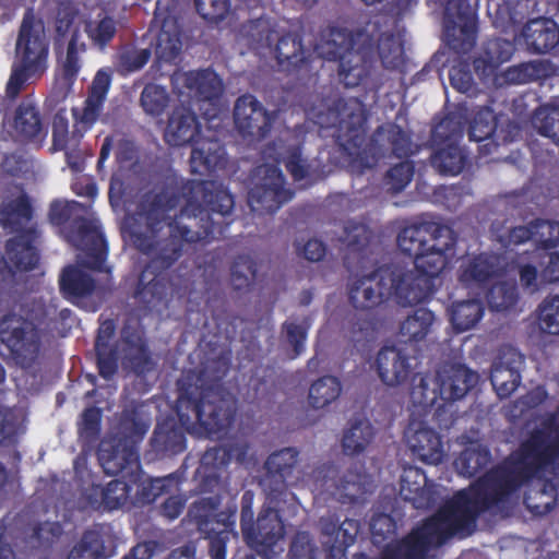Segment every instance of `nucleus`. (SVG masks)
<instances>
[{"label":"nucleus","mask_w":559,"mask_h":559,"mask_svg":"<svg viewBox=\"0 0 559 559\" xmlns=\"http://www.w3.org/2000/svg\"><path fill=\"white\" fill-rule=\"evenodd\" d=\"M407 445L414 455L428 464H439L443 460V444L440 435L429 427H412L405 432Z\"/></svg>","instance_id":"473e14b6"},{"label":"nucleus","mask_w":559,"mask_h":559,"mask_svg":"<svg viewBox=\"0 0 559 559\" xmlns=\"http://www.w3.org/2000/svg\"><path fill=\"white\" fill-rule=\"evenodd\" d=\"M253 180L248 192V205L255 214L272 215L294 198V191L286 188L285 176L276 165L266 163L255 167Z\"/></svg>","instance_id":"2eb2a0df"},{"label":"nucleus","mask_w":559,"mask_h":559,"mask_svg":"<svg viewBox=\"0 0 559 559\" xmlns=\"http://www.w3.org/2000/svg\"><path fill=\"white\" fill-rule=\"evenodd\" d=\"M11 127L16 138L22 141H33L43 133V121L39 108L26 96L14 110Z\"/></svg>","instance_id":"c9c22d12"},{"label":"nucleus","mask_w":559,"mask_h":559,"mask_svg":"<svg viewBox=\"0 0 559 559\" xmlns=\"http://www.w3.org/2000/svg\"><path fill=\"white\" fill-rule=\"evenodd\" d=\"M274 116L251 94L237 98L234 107L235 127L243 139L259 142L267 136Z\"/></svg>","instance_id":"aec40b11"},{"label":"nucleus","mask_w":559,"mask_h":559,"mask_svg":"<svg viewBox=\"0 0 559 559\" xmlns=\"http://www.w3.org/2000/svg\"><path fill=\"white\" fill-rule=\"evenodd\" d=\"M534 226L538 247L552 249L559 246V222L536 218Z\"/></svg>","instance_id":"69168bd1"},{"label":"nucleus","mask_w":559,"mask_h":559,"mask_svg":"<svg viewBox=\"0 0 559 559\" xmlns=\"http://www.w3.org/2000/svg\"><path fill=\"white\" fill-rule=\"evenodd\" d=\"M374 437L372 425L366 419H356L344 431L342 438L343 451L346 455L362 453Z\"/></svg>","instance_id":"a18cd8bd"},{"label":"nucleus","mask_w":559,"mask_h":559,"mask_svg":"<svg viewBox=\"0 0 559 559\" xmlns=\"http://www.w3.org/2000/svg\"><path fill=\"white\" fill-rule=\"evenodd\" d=\"M467 163L468 154L459 143L439 145L430 157L431 166L443 176L461 174Z\"/></svg>","instance_id":"ea45409f"},{"label":"nucleus","mask_w":559,"mask_h":559,"mask_svg":"<svg viewBox=\"0 0 559 559\" xmlns=\"http://www.w3.org/2000/svg\"><path fill=\"white\" fill-rule=\"evenodd\" d=\"M13 64L7 83L8 97L16 98L24 85L34 78H40L48 68L49 39L43 20L37 19L33 9H27L20 25Z\"/></svg>","instance_id":"1a4fd4ad"},{"label":"nucleus","mask_w":559,"mask_h":559,"mask_svg":"<svg viewBox=\"0 0 559 559\" xmlns=\"http://www.w3.org/2000/svg\"><path fill=\"white\" fill-rule=\"evenodd\" d=\"M309 57L310 55H306L300 35L287 33L277 39L275 58L282 71L294 73L308 70Z\"/></svg>","instance_id":"72a5a7b5"},{"label":"nucleus","mask_w":559,"mask_h":559,"mask_svg":"<svg viewBox=\"0 0 559 559\" xmlns=\"http://www.w3.org/2000/svg\"><path fill=\"white\" fill-rule=\"evenodd\" d=\"M219 497H204L195 501L190 508V516L198 530L209 539V555L211 559H226L227 544L230 537H237L235 532L237 507L227 508L218 512Z\"/></svg>","instance_id":"4468645a"},{"label":"nucleus","mask_w":559,"mask_h":559,"mask_svg":"<svg viewBox=\"0 0 559 559\" xmlns=\"http://www.w3.org/2000/svg\"><path fill=\"white\" fill-rule=\"evenodd\" d=\"M491 461L490 450L486 447L477 445L462 451L454 464L460 474L471 478L486 469Z\"/></svg>","instance_id":"09e8293b"},{"label":"nucleus","mask_w":559,"mask_h":559,"mask_svg":"<svg viewBox=\"0 0 559 559\" xmlns=\"http://www.w3.org/2000/svg\"><path fill=\"white\" fill-rule=\"evenodd\" d=\"M456 245V235L448 226V233L436 237L432 242L414 259V270H399L397 295L403 304H423L435 294V281L449 263V257Z\"/></svg>","instance_id":"6e6552de"},{"label":"nucleus","mask_w":559,"mask_h":559,"mask_svg":"<svg viewBox=\"0 0 559 559\" xmlns=\"http://www.w3.org/2000/svg\"><path fill=\"white\" fill-rule=\"evenodd\" d=\"M497 131V117L495 111L488 107H479L473 111L468 126L469 140L475 142H486L479 146L483 155L492 154L499 143L493 138Z\"/></svg>","instance_id":"f704fd0d"},{"label":"nucleus","mask_w":559,"mask_h":559,"mask_svg":"<svg viewBox=\"0 0 559 559\" xmlns=\"http://www.w3.org/2000/svg\"><path fill=\"white\" fill-rule=\"evenodd\" d=\"M530 0L507 2L499 5L496 11L493 23L503 32H508L519 25H524L530 19Z\"/></svg>","instance_id":"3c124183"},{"label":"nucleus","mask_w":559,"mask_h":559,"mask_svg":"<svg viewBox=\"0 0 559 559\" xmlns=\"http://www.w3.org/2000/svg\"><path fill=\"white\" fill-rule=\"evenodd\" d=\"M201 130V122L193 110L176 107L168 118L164 140L174 147L192 144L191 173L206 175L224 165L226 152L217 139L200 138Z\"/></svg>","instance_id":"9d476101"},{"label":"nucleus","mask_w":559,"mask_h":559,"mask_svg":"<svg viewBox=\"0 0 559 559\" xmlns=\"http://www.w3.org/2000/svg\"><path fill=\"white\" fill-rule=\"evenodd\" d=\"M95 354L98 373L105 380H110L118 371V349L116 346L110 345L105 341L104 336L96 337L95 340Z\"/></svg>","instance_id":"864d4df0"},{"label":"nucleus","mask_w":559,"mask_h":559,"mask_svg":"<svg viewBox=\"0 0 559 559\" xmlns=\"http://www.w3.org/2000/svg\"><path fill=\"white\" fill-rule=\"evenodd\" d=\"M251 534L242 535L243 539L259 555L270 559L275 552L274 547L285 535V526L278 511L271 506H264L252 522Z\"/></svg>","instance_id":"5701e85b"},{"label":"nucleus","mask_w":559,"mask_h":559,"mask_svg":"<svg viewBox=\"0 0 559 559\" xmlns=\"http://www.w3.org/2000/svg\"><path fill=\"white\" fill-rule=\"evenodd\" d=\"M342 383L334 376H323L309 388V405L314 409H321L335 402L342 393Z\"/></svg>","instance_id":"49530a36"},{"label":"nucleus","mask_w":559,"mask_h":559,"mask_svg":"<svg viewBox=\"0 0 559 559\" xmlns=\"http://www.w3.org/2000/svg\"><path fill=\"white\" fill-rule=\"evenodd\" d=\"M108 474L129 477L128 483L132 485V489L135 487V492H131L132 508H141L153 503L159 496L178 488L181 481V477L177 473H173L164 477L143 478L141 467L139 469L126 468L123 472Z\"/></svg>","instance_id":"b1692460"},{"label":"nucleus","mask_w":559,"mask_h":559,"mask_svg":"<svg viewBox=\"0 0 559 559\" xmlns=\"http://www.w3.org/2000/svg\"><path fill=\"white\" fill-rule=\"evenodd\" d=\"M509 354L511 361L501 360L495 364L490 373V382L500 399L509 397L518 389L522 379L519 367L524 362L523 355L515 349H510Z\"/></svg>","instance_id":"e433bc0d"},{"label":"nucleus","mask_w":559,"mask_h":559,"mask_svg":"<svg viewBox=\"0 0 559 559\" xmlns=\"http://www.w3.org/2000/svg\"><path fill=\"white\" fill-rule=\"evenodd\" d=\"M230 354L207 357L200 367L185 370L177 381L176 413L158 421L150 440L157 457L174 456L187 448V431L197 424L207 436L225 435L235 420L237 400L226 386Z\"/></svg>","instance_id":"7ed1b4c3"},{"label":"nucleus","mask_w":559,"mask_h":559,"mask_svg":"<svg viewBox=\"0 0 559 559\" xmlns=\"http://www.w3.org/2000/svg\"><path fill=\"white\" fill-rule=\"evenodd\" d=\"M67 240L81 251L83 266L96 272H109L106 266L108 243L100 227L95 222L80 216L67 228Z\"/></svg>","instance_id":"f3484780"},{"label":"nucleus","mask_w":559,"mask_h":559,"mask_svg":"<svg viewBox=\"0 0 559 559\" xmlns=\"http://www.w3.org/2000/svg\"><path fill=\"white\" fill-rule=\"evenodd\" d=\"M486 299L492 311L510 310L518 302V287L515 284H509L507 282L495 284L488 289Z\"/></svg>","instance_id":"5fc2aeb1"},{"label":"nucleus","mask_w":559,"mask_h":559,"mask_svg":"<svg viewBox=\"0 0 559 559\" xmlns=\"http://www.w3.org/2000/svg\"><path fill=\"white\" fill-rule=\"evenodd\" d=\"M400 495L417 510L432 509L438 500L433 484H428L425 472L416 466H407L403 469Z\"/></svg>","instance_id":"a878e982"},{"label":"nucleus","mask_w":559,"mask_h":559,"mask_svg":"<svg viewBox=\"0 0 559 559\" xmlns=\"http://www.w3.org/2000/svg\"><path fill=\"white\" fill-rule=\"evenodd\" d=\"M372 237L366 224L348 222L344 228L343 264L349 273L347 290L350 305L357 310H370L393 297L402 307L415 306L403 304L397 295V269L390 265L374 267L369 249Z\"/></svg>","instance_id":"39448f33"},{"label":"nucleus","mask_w":559,"mask_h":559,"mask_svg":"<svg viewBox=\"0 0 559 559\" xmlns=\"http://www.w3.org/2000/svg\"><path fill=\"white\" fill-rule=\"evenodd\" d=\"M234 197L212 180L163 175L138 203L130 230L133 247L148 258L139 275L134 297L147 308L162 304L169 289L168 271L186 245L210 243L229 225Z\"/></svg>","instance_id":"f257e3e1"},{"label":"nucleus","mask_w":559,"mask_h":559,"mask_svg":"<svg viewBox=\"0 0 559 559\" xmlns=\"http://www.w3.org/2000/svg\"><path fill=\"white\" fill-rule=\"evenodd\" d=\"M298 454L295 448H285L272 453L266 459L264 464L266 474L262 480V486L270 503L278 502L282 496L286 493V479L292 475Z\"/></svg>","instance_id":"393cba45"},{"label":"nucleus","mask_w":559,"mask_h":559,"mask_svg":"<svg viewBox=\"0 0 559 559\" xmlns=\"http://www.w3.org/2000/svg\"><path fill=\"white\" fill-rule=\"evenodd\" d=\"M132 485L123 479H114L106 486L92 485L85 491L88 504L98 511L131 510Z\"/></svg>","instance_id":"cd10ccee"},{"label":"nucleus","mask_w":559,"mask_h":559,"mask_svg":"<svg viewBox=\"0 0 559 559\" xmlns=\"http://www.w3.org/2000/svg\"><path fill=\"white\" fill-rule=\"evenodd\" d=\"M547 471L559 474V405L544 418L540 427L527 435L506 465L490 473L489 478L499 481L498 496H501Z\"/></svg>","instance_id":"0eeeda50"},{"label":"nucleus","mask_w":559,"mask_h":559,"mask_svg":"<svg viewBox=\"0 0 559 559\" xmlns=\"http://www.w3.org/2000/svg\"><path fill=\"white\" fill-rule=\"evenodd\" d=\"M556 68L550 60H531L510 66L496 76L499 85H522L551 78Z\"/></svg>","instance_id":"2f4dec72"},{"label":"nucleus","mask_w":559,"mask_h":559,"mask_svg":"<svg viewBox=\"0 0 559 559\" xmlns=\"http://www.w3.org/2000/svg\"><path fill=\"white\" fill-rule=\"evenodd\" d=\"M290 131H286L282 136L267 143L262 152L264 160L273 162L272 165L280 167L283 163L294 181L306 180L311 175V165L302 155V143L294 141Z\"/></svg>","instance_id":"412c9836"},{"label":"nucleus","mask_w":559,"mask_h":559,"mask_svg":"<svg viewBox=\"0 0 559 559\" xmlns=\"http://www.w3.org/2000/svg\"><path fill=\"white\" fill-rule=\"evenodd\" d=\"M465 120L460 112H450L431 131V141L436 146L460 143L464 135Z\"/></svg>","instance_id":"de8ad7c7"},{"label":"nucleus","mask_w":559,"mask_h":559,"mask_svg":"<svg viewBox=\"0 0 559 559\" xmlns=\"http://www.w3.org/2000/svg\"><path fill=\"white\" fill-rule=\"evenodd\" d=\"M500 275V258L496 253L481 252L461 265L459 280L467 287L485 288Z\"/></svg>","instance_id":"c756f323"},{"label":"nucleus","mask_w":559,"mask_h":559,"mask_svg":"<svg viewBox=\"0 0 559 559\" xmlns=\"http://www.w3.org/2000/svg\"><path fill=\"white\" fill-rule=\"evenodd\" d=\"M34 209L25 192L3 202L0 206V225L16 233L5 242V255L9 264L20 272L32 271L39 262L36 242L40 237V230L36 225L23 227L32 221Z\"/></svg>","instance_id":"9b49d317"},{"label":"nucleus","mask_w":559,"mask_h":559,"mask_svg":"<svg viewBox=\"0 0 559 559\" xmlns=\"http://www.w3.org/2000/svg\"><path fill=\"white\" fill-rule=\"evenodd\" d=\"M60 292L69 301L75 302L91 296L96 287L93 276L75 265L62 270L59 278Z\"/></svg>","instance_id":"4c0bfd02"},{"label":"nucleus","mask_w":559,"mask_h":559,"mask_svg":"<svg viewBox=\"0 0 559 559\" xmlns=\"http://www.w3.org/2000/svg\"><path fill=\"white\" fill-rule=\"evenodd\" d=\"M413 176V163L403 160L389 168L384 182L393 192H401L411 182Z\"/></svg>","instance_id":"0e129e2a"},{"label":"nucleus","mask_w":559,"mask_h":559,"mask_svg":"<svg viewBox=\"0 0 559 559\" xmlns=\"http://www.w3.org/2000/svg\"><path fill=\"white\" fill-rule=\"evenodd\" d=\"M435 313L424 307L415 309L400 324L399 335L405 344H417L433 331Z\"/></svg>","instance_id":"58836bf2"},{"label":"nucleus","mask_w":559,"mask_h":559,"mask_svg":"<svg viewBox=\"0 0 559 559\" xmlns=\"http://www.w3.org/2000/svg\"><path fill=\"white\" fill-rule=\"evenodd\" d=\"M231 460V452L223 445L209 448L200 460V471L207 478H218L219 471L225 468Z\"/></svg>","instance_id":"13d9d810"},{"label":"nucleus","mask_w":559,"mask_h":559,"mask_svg":"<svg viewBox=\"0 0 559 559\" xmlns=\"http://www.w3.org/2000/svg\"><path fill=\"white\" fill-rule=\"evenodd\" d=\"M321 535L329 537L346 547L352 546L356 542V537L360 531V523L354 519H341L336 514H329L320 519Z\"/></svg>","instance_id":"79ce46f5"},{"label":"nucleus","mask_w":559,"mask_h":559,"mask_svg":"<svg viewBox=\"0 0 559 559\" xmlns=\"http://www.w3.org/2000/svg\"><path fill=\"white\" fill-rule=\"evenodd\" d=\"M478 374L465 365L455 364L438 370L436 376L420 377L414 384L411 397L414 404L424 408L433 407L439 400L454 402L464 397L476 385Z\"/></svg>","instance_id":"ddd939ff"},{"label":"nucleus","mask_w":559,"mask_h":559,"mask_svg":"<svg viewBox=\"0 0 559 559\" xmlns=\"http://www.w3.org/2000/svg\"><path fill=\"white\" fill-rule=\"evenodd\" d=\"M316 50L322 59L338 63L337 76L345 87H356L365 82L376 55L386 69L399 67L403 55L399 38L392 32H382L378 21H369L355 32L330 26Z\"/></svg>","instance_id":"20e7f679"},{"label":"nucleus","mask_w":559,"mask_h":559,"mask_svg":"<svg viewBox=\"0 0 559 559\" xmlns=\"http://www.w3.org/2000/svg\"><path fill=\"white\" fill-rule=\"evenodd\" d=\"M257 262L249 254H238L230 266V283L237 292H249L257 278Z\"/></svg>","instance_id":"603ef678"},{"label":"nucleus","mask_w":559,"mask_h":559,"mask_svg":"<svg viewBox=\"0 0 559 559\" xmlns=\"http://www.w3.org/2000/svg\"><path fill=\"white\" fill-rule=\"evenodd\" d=\"M140 103L146 114L153 117H158L167 108L169 95L165 87L158 84L148 83L144 86L141 93Z\"/></svg>","instance_id":"4d7b16f0"},{"label":"nucleus","mask_w":559,"mask_h":559,"mask_svg":"<svg viewBox=\"0 0 559 559\" xmlns=\"http://www.w3.org/2000/svg\"><path fill=\"white\" fill-rule=\"evenodd\" d=\"M533 124L538 133L551 139L559 146V107L544 106L535 110Z\"/></svg>","instance_id":"6e6d98bb"},{"label":"nucleus","mask_w":559,"mask_h":559,"mask_svg":"<svg viewBox=\"0 0 559 559\" xmlns=\"http://www.w3.org/2000/svg\"><path fill=\"white\" fill-rule=\"evenodd\" d=\"M515 51L513 41L504 38L489 39L484 47L486 61L490 66H499L509 61Z\"/></svg>","instance_id":"e2e57ef3"},{"label":"nucleus","mask_w":559,"mask_h":559,"mask_svg":"<svg viewBox=\"0 0 559 559\" xmlns=\"http://www.w3.org/2000/svg\"><path fill=\"white\" fill-rule=\"evenodd\" d=\"M240 36L247 40L250 48H270L275 39V31L270 21L264 17L250 20L239 29Z\"/></svg>","instance_id":"8fccbe9b"},{"label":"nucleus","mask_w":559,"mask_h":559,"mask_svg":"<svg viewBox=\"0 0 559 559\" xmlns=\"http://www.w3.org/2000/svg\"><path fill=\"white\" fill-rule=\"evenodd\" d=\"M152 51L150 48H138L133 45L122 47L117 55L119 68L127 72H135L141 70L151 59Z\"/></svg>","instance_id":"680f3d73"},{"label":"nucleus","mask_w":559,"mask_h":559,"mask_svg":"<svg viewBox=\"0 0 559 559\" xmlns=\"http://www.w3.org/2000/svg\"><path fill=\"white\" fill-rule=\"evenodd\" d=\"M119 27V21L106 11L98 12L87 20L84 32L93 47L104 51L114 40Z\"/></svg>","instance_id":"a19ab883"},{"label":"nucleus","mask_w":559,"mask_h":559,"mask_svg":"<svg viewBox=\"0 0 559 559\" xmlns=\"http://www.w3.org/2000/svg\"><path fill=\"white\" fill-rule=\"evenodd\" d=\"M526 48L533 53L550 52L559 45V26L549 17L528 20L520 33Z\"/></svg>","instance_id":"c85d7f7f"},{"label":"nucleus","mask_w":559,"mask_h":559,"mask_svg":"<svg viewBox=\"0 0 559 559\" xmlns=\"http://www.w3.org/2000/svg\"><path fill=\"white\" fill-rule=\"evenodd\" d=\"M189 98L198 105L206 120L218 116L224 83L212 69L185 72L180 79Z\"/></svg>","instance_id":"6ab92c4d"},{"label":"nucleus","mask_w":559,"mask_h":559,"mask_svg":"<svg viewBox=\"0 0 559 559\" xmlns=\"http://www.w3.org/2000/svg\"><path fill=\"white\" fill-rule=\"evenodd\" d=\"M511 454L500 464L491 467L475 479L467 488L459 490L451 500L435 514L413 527L405 536L399 538L406 559H428L431 549L439 548L455 535L468 536L476 528L477 519L486 512L502 511L511 497L522 486L534 479L544 480L539 490H531L524 496V504L535 515L549 513L557 504L559 474L551 471L525 480L514 490L498 496L499 481L489 478L490 473L506 465Z\"/></svg>","instance_id":"f03ea898"},{"label":"nucleus","mask_w":559,"mask_h":559,"mask_svg":"<svg viewBox=\"0 0 559 559\" xmlns=\"http://www.w3.org/2000/svg\"><path fill=\"white\" fill-rule=\"evenodd\" d=\"M444 7L443 25L448 37H453V49L467 52L476 44L477 13L469 0H436Z\"/></svg>","instance_id":"a211bd4d"},{"label":"nucleus","mask_w":559,"mask_h":559,"mask_svg":"<svg viewBox=\"0 0 559 559\" xmlns=\"http://www.w3.org/2000/svg\"><path fill=\"white\" fill-rule=\"evenodd\" d=\"M380 380L389 386L404 383L411 373L409 358L395 346L382 347L376 358Z\"/></svg>","instance_id":"7c9ffc66"},{"label":"nucleus","mask_w":559,"mask_h":559,"mask_svg":"<svg viewBox=\"0 0 559 559\" xmlns=\"http://www.w3.org/2000/svg\"><path fill=\"white\" fill-rule=\"evenodd\" d=\"M344 109L345 100L338 97L328 108L326 118H324L322 111L313 115L320 126L340 124L338 141L341 147L361 167L371 168L388 153L397 158L408 157L413 153L411 134L401 126L393 122L384 123L379 126L367 139L364 114H350L348 115L350 121H347L342 118Z\"/></svg>","instance_id":"423d86ee"},{"label":"nucleus","mask_w":559,"mask_h":559,"mask_svg":"<svg viewBox=\"0 0 559 559\" xmlns=\"http://www.w3.org/2000/svg\"><path fill=\"white\" fill-rule=\"evenodd\" d=\"M485 313V305L480 299L473 298L453 302L450 308V321L456 332L474 328Z\"/></svg>","instance_id":"37998d69"},{"label":"nucleus","mask_w":559,"mask_h":559,"mask_svg":"<svg viewBox=\"0 0 559 559\" xmlns=\"http://www.w3.org/2000/svg\"><path fill=\"white\" fill-rule=\"evenodd\" d=\"M103 411L97 406L86 407L78 420L80 439L94 442L98 439L102 429Z\"/></svg>","instance_id":"052dcab7"},{"label":"nucleus","mask_w":559,"mask_h":559,"mask_svg":"<svg viewBox=\"0 0 559 559\" xmlns=\"http://www.w3.org/2000/svg\"><path fill=\"white\" fill-rule=\"evenodd\" d=\"M199 15L207 22L223 21L230 10V0H194Z\"/></svg>","instance_id":"338daca9"},{"label":"nucleus","mask_w":559,"mask_h":559,"mask_svg":"<svg viewBox=\"0 0 559 559\" xmlns=\"http://www.w3.org/2000/svg\"><path fill=\"white\" fill-rule=\"evenodd\" d=\"M105 539L99 528L85 530L74 546L70 549L67 559H107Z\"/></svg>","instance_id":"c03bdc74"},{"label":"nucleus","mask_w":559,"mask_h":559,"mask_svg":"<svg viewBox=\"0 0 559 559\" xmlns=\"http://www.w3.org/2000/svg\"><path fill=\"white\" fill-rule=\"evenodd\" d=\"M0 334L16 365L23 369L33 367L40 350V336L36 325L14 312H0Z\"/></svg>","instance_id":"dca6fc26"},{"label":"nucleus","mask_w":559,"mask_h":559,"mask_svg":"<svg viewBox=\"0 0 559 559\" xmlns=\"http://www.w3.org/2000/svg\"><path fill=\"white\" fill-rule=\"evenodd\" d=\"M537 319L542 332L559 335V295L543 300L537 308Z\"/></svg>","instance_id":"bf43d9fd"},{"label":"nucleus","mask_w":559,"mask_h":559,"mask_svg":"<svg viewBox=\"0 0 559 559\" xmlns=\"http://www.w3.org/2000/svg\"><path fill=\"white\" fill-rule=\"evenodd\" d=\"M63 534V527L59 522H39L37 523L32 533V538L37 543V546L44 549L50 548L56 544Z\"/></svg>","instance_id":"774afa93"},{"label":"nucleus","mask_w":559,"mask_h":559,"mask_svg":"<svg viewBox=\"0 0 559 559\" xmlns=\"http://www.w3.org/2000/svg\"><path fill=\"white\" fill-rule=\"evenodd\" d=\"M151 427V417L142 405L126 407L119 418L120 438L116 441H102L98 460L105 473H117L140 468L139 443Z\"/></svg>","instance_id":"f8f14e48"},{"label":"nucleus","mask_w":559,"mask_h":559,"mask_svg":"<svg viewBox=\"0 0 559 559\" xmlns=\"http://www.w3.org/2000/svg\"><path fill=\"white\" fill-rule=\"evenodd\" d=\"M442 233H448L447 225L432 221L414 222L400 230L397 247L405 255L416 259Z\"/></svg>","instance_id":"bb28decb"},{"label":"nucleus","mask_w":559,"mask_h":559,"mask_svg":"<svg viewBox=\"0 0 559 559\" xmlns=\"http://www.w3.org/2000/svg\"><path fill=\"white\" fill-rule=\"evenodd\" d=\"M110 87V75L98 71L90 87L88 95L84 100L82 109L73 107L72 116L74 119L71 139L79 142L84 133L88 131L97 121L106 100Z\"/></svg>","instance_id":"4be33fe9"}]
</instances>
